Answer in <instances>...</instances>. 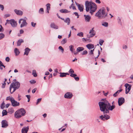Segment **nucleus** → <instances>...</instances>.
<instances>
[{
	"mask_svg": "<svg viewBox=\"0 0 133 133\" xmlns=\"http://www.w3.org/2000/svg\"><path fill=\"white\" fill-rule=\"evenodd\" d=\"M85 5L87 12H89L91 14H92L97 10V5L92 1H86Z\"/></svg>",
	"mask_w": 133,
	"mask_h": 133,
	"instance_id": "1",
	"label": "nucleus"
},
{
	"mask_svg": "<svg viewBox=\"0 0 133 133\" xmlns=\"http://www.w3.org/2000/svg\"><path fill=\"white\" fill-rule=\"evenodd\" d=\"M98 104L100 110L103 112L104 113H107L109 112L107 107L109 105V103L106 99L102 100L99 102Z\"/></svg>",
	"mask_w": 133,
	"mask_h": 133,
	"instance_id": "2",
	"label": "nucleus"
},
{
	"mask_svg": "<svg viewBox=\"0 0 133 133\" xmlns=\"http://www.w3.org/2000/svg\"><path fill=\"white\" fill-rule=\"evenodd\" d=\"M108 13L106 8L102 7L96 13L95 16L99 19H104L107 17Z\"/></svg>",
	"mask_w": 133,
	"mask_h": 133,
	"instance_id": "3",
	"label": "nucleus"
},
{
	"mask_svg": "<svg viewBox=\"0 0 133 133\" xmlns=\"http://www.w3.org/2000/svg\"><path fill=\"white\" fill-rule=\"evenodd\" d=\"M20 86V83L18 82L12 83L10 87V90L11 93H13L16 89H18Z\"/></svg>",
	"mask_w": 133,
	"mask_h": 133,
	"instance_id": "4",
	"label": "nucleus"
},
{
	"mask_svg": "<svg viewBox=\"0 0 133 133\" xmlns=\"http://www.w3.org/2000/svg\"><path fill=\"white\" fill-rule=\"evenodd\" d=\"M25 113V111L24 109L21 108L15 112L14 116L15 118H19L24 116Z\"/></svg>",
	"mask_w": 133,
	"mask_h": 133,
	"instance_id": "5",
	"label": "nucleus"
},
{
	"mask_svg": "<svg viewBox=\"0 0 133 133\" xmlns=\"http://www.w3.org/2000/svg\"><path fill=\"white\" fill-rule=\"evenodd\" d=\"M19 23L21 24L20 27L21 28L25 26L27 24V23L26 22L25 20L23 18L19 20Z\"/></svg>",
	"mask_w": 133,
	"mask_h": 133,
	"instance_id": "6",
	"label": "nucleus"
},
{
	"mask_svg": "<svg viewBox=\"0 0 133 133\" xmlns=\"http://www.w3.org/2000/svg\"><path fill=\"white\" fill-rule=\"evenodd\" d=\"M94 28H93L92 29L90 30L89 32V33L90 34V35H87V37L88 38H90L95 35L96 32L95 30H94Z\"/></svg>",
	"mask_w": 133,
	"mask_h": 133,
	"instance_id": "7",
	"label": "nucleus"
},
{
	"mask_svg": "<svg viewBox=\"0 0 133 133\" xmlns=\"http://www.w3.org/2000/svg\"><path fill=\"white\" fill-rule=\"evenodd\" d=\"M124 86L125 87V93L127 94L131 89V85L128 83H126Z\"/></svg>",
	"mask_w": 133,
	"mask_h": 133,
	"instance_id": "8",
	"label": "nucleus"
},
{
	"mask_svg": "<svg viewBox=\"0 0 133 133\" xmlns=\"http://www.w3.org/2000/svg\"><path fill=\"white\" fill-rule=\"evenodd\" d=\"M73 96V95L71 92H66L64 95V97L66 98H71Z\"/></svg>",
	"mask_w": 133,
	"mask_h": 133,
	"instance_id": "9",
	"label": "nucleus"
},
{
	"mask_svg": "<svg viewBox=\"0 0 133 133\" xmlns=\"http://www.w3.org/2000/svg\"><path fill=\"white\" fill-rule=\"evenodd\" d=\"M2 127V128H6L8 126V123L6 120H3L1 122Z\"/></svg>",
	"mask_w": 133,
	"mask_h": 133,
	"instance_id": "10",
	"label": "nucleus"
},
{
	"mask_svg": "<svg viewBox=\"0 0 133 133\" xmlns=\"http://www.w3.org/2000/svg\"><path fill=\"white\" fill-rule=\"evenodd\" d=\"M11 102L12 106L13 107H16L19 105V103L16 101L14 98Z\"/></svg>",
	"mask_w": 133,
	"mask_h": 133,
	"instance_id": "11",
	"label": "nucleus"
},
{
	"mask_svg": "<svg viewBox=\"0 0 133 133\" xmlns=\"http://www.w3.org/2000/svg\"><path fill=\"white\" fill-rule=\"evenodd\" d=\"M10 23L13 27H15L17 26V22L14 19H11L10 20Z\"/></svg>",
	"mask_w": 133,
	"mask_h": 133,
	"instance_id": "12",
	"label": "nucleus"
},
{
	"mask_svg": "<svg viewBox=\"0 0 133 133\" xmlns=\"http://www.w3.org/2000/svg\"><path fill=\"white\" fill-rule=\"evenodd\" d=\"M124 102L125 100L123 98L121 97L118 98V103L119 106L121 105Z\"/></svg>",
	"mask_w": 133,
	"mask_h": 133,
	"instance_id": "13",
	"label": "nucleus"
},
{
	"mask_svg": "<svg viewBox=\"0 0 133 133\" xmlns=\"http://www.w3.org/2000/svg\"><path fill=\"white\" fill-rule=\"evenodd\" d=\"M75 3L76 5L78 6V9L80 11H83V10L84 6L83 5L79 4L76 2H75Z\"/></svg>",
	"mask_w": 133,
	"mask_h": 133,
	"instance_id": "14",
	"label": "nucleus"
},
{
	"mask_svg": "<svg viewBox=\"0 0 133 133\" xmlns=\"http://www.w3.org/2000/svg\"><path fill=\"white\" fill-rule=\"evenodd\" d=\"M85 21L86 22H89L91 19V17L89 15H84Z\"/></svg>",
	"mask_w": 133,
	"mask_h": 133,
	"instance_id": "15",
	"label": "nucleus"
},
{
	"mask_svg": "<svg viewBox=\"0 0 133 133\" xmlns=\"http://www.w3.org/2000/svg\"><path fill=\"white\" fill-rule=\"evenodd\" d=\"M73 46L71 45L69 46L70 50L72 53H74L75 55L77 54V52H76L75 51V50L73 48Z\"/></svg>",
	"mask_w": 133,
	"mask_h": 133,
	"instance_id": "16",
	"label": "nucleus"
},
{
	"mask_svg": "<svg viewBox=\"0 0 133 133\" xmlns=\"http://www.w3.org/2000/svg\"><path fill=\"white\" fill-rule=\"evenodd\" d=\"M29 130V127H24L22 130V133H27Z\"/></svg>",
	"mask_w": 133,
	"mask_h": 133,
	"instance_id": "17",
	"label": "nucleus"
},
{
	"mask_svg": "<svg viewBox=\"0 0 133 133\" xmlns=\"http://www.w3.org/2000/svg\"><path fill=\"white\" fill-rule=\"evenodd\" d=\"M59 77H64L66 76V75H69V74L68 73L60 72Z\"/></svg>",
	"mask_w": 133,
	"mask_h": 133,
	"instance_id": "18",
	"label": "nucleus"
},
{
	"mask_svg": "<svg viewBox=\"0 0 133 133\" xmlns=\"http://www.w3.org/2000/svg\"><path fill=\"white\" fill-rule=\"evenodd\" d=\"M14 11L17 15H22L23 14V12L21 10H17V9H15Z\"/></svg>",
	"mask_w": 133,
	"mask_h": 133,
	"instance_id": "19",
	"label": "nucleus"
},
{
	"mask_svg": "<svg viewBox=\"0 0 133 133\" xmlns=\"http://www.w3.org/2000/svg\"><path fill=\"white\" fill-rule=\"evenodd\" d=\"M115 105L111 106L110 104L109 103V105L107 107V110L112 111L115 108Z\"/></svg>",
	"mask_w": 133,
	"mask_h": 133,
	"instance_id": "20",
	"label": "nucleus"
},
{
	"mask_svg": "<svg viewBox=\"0 0 133 133\" xmlns=\"http://www.w3.org/2000/svg\"><path fill=\"white\" fill-rule=\"evenodd\" d=\"M50 27L52 28L56 29H58V26L56 25L54 23H52L51 24Z\"/></svg>",
	"mask_w": 133,
	"mask_h": 133,
	"instance_id": "21",
	"label": "nucleus"
},
{
	"mask_svg": "<svg viewBox=\"0 0 133 133\" xmlns=\"http://www.w3.org/2000/svg\"><path fill=\"white\" fill-rule=\"evenodd\" d=\"M25 52L24 53V55H28L29 52L30 50V49L28 48H26L25 49Z\"/></svg>",
	"mask_w": 133,
	"mask_h": 133,
	"instance_id": "22",
	"label": "nucleus"
},
{
	"mask_svg": "<svg viewBox=\"0 0 133 133\" xmlns=\"http://www.w3.org/2000/svg\"><path fill=\"white\" fill-rule=\"evenodd\" d=\"M87 48L89 49H92L94 47V46L93 44H89L87 45H86Z\"/></svg>",
	"mask_w": 133,
	"mask_h": 133,
	"instance_id": "23",
	"label": "nucleus"
},
{
	"mask_svg": "<svg viewBox=\"0 0 133 133\" xmlns=\"http://www.w3.org/2000/svg\"><path fill=\"white\" fill-rule=\"evenodd\" d=\"M24 42V41L22 39H19L17 42V46H20L22 43Z\"/></svg>",
	"mask_w": 133,
	"mask_h": 133,
	"instance_id": "24",
	"label": "nucleus"
},
{
	"mask_svg": "<svg viewBox=\"0 0 133 133\" xmlns=\"http://www.w3.org/2000/svg\"><path fill=\"white\" fill-rule=\"evenodd\" d=\"M84 50V48L82 47H78L77 49V52H77V54H78V52L83 51Z\"/></svg>",
	"mask_w": 133,
	"mask_h": 133,
	"instance_id": "25",
	"label": "nucleus"
},
{
	"mask_svg": "<svg viewBox=\"0 0 133 133\" xmlns=\"http://www.w3.org/2000/svg\"><path fill=\"white\" fill-rule=\"evenodd\" d=\"M60 12L61 13H66L69 12L66 9H61L59 10Z\"/></svg>",
	"mask_w": 133,
	"mask_h": 133,
	"instance_id": "26",
	"label": "nucleus"
},
{
	"mask_svg": "<svg viewBox=\"0 0 133 133\" xmlns=\"http://www.w3.org/2000/svg\"><path fill=\"white\" fill-rule=\"evenodd\" d=\"M102 25L105 27L107 28L108 27V23L107 22H103L102 23Z\"/></svg>",
	"mask_w": 133,
	"mask_h": 133,
	"instance_id": "27",
	"label": "nucleus"
},
{
	"mask_svg": "<svg viewBox=\"0 0 133 133\" xmlns=\"http://www.w3.org/2000/svg\"><path fill=\"white\" fill-rule=\"evenodd\" d=\"M70 19L69 18H66L64 20V22L66 23H67V25H69L70 23Z\"/></svg>",
	"mask_w": 133,
	"mask_h": 133,
	"instance_id": "28",
	"label": "nucleus"
},
{
	"mask_svg": "<svg viewBox=\"0 0 133 133\" xmlns=\"http://www.w3.org/2000/svg\"><path fill=\"white\" fill-rule=\"evenodd\" d=\"M14 51L16 55H18L20 53L19 50L16 48H15Z\"/></svg>",
	"mask_w": 133,
	"mask_h": 133,
	"instance_id": "29",
	"label": "nucleus"
},
{
	"mask_svg": "<svg viewBox=\"0 0 133 133\" xmlns=\"http://www.w3.org/2000/svg\"><path fill=\"white\" fill-rule=\"evenodd\" d=\"M82 39L83 41L87 42L88 43H90L91 42V40L89 39L83 38Z\"/></svg>",
	"mask_w": 133,
	"mask_h": 133,
	"instance_id": "30",
	"label": "nucleus"
},
{
	"mask_svg": "<svg viewBox=\"0 0 133 133\" xmlns=\"http://www.w3.org/2000/svg\"><path fill=\"white\" fill-rule=\"evenodd\" d=\"M7 112L6 110H4L2 112V116L7 115Z\"/></svg>",
	"mask_w": 133,
	"mask_h": 133,
	"instance_id": "31",
	"label": "nucleus"
},
{
	"mask_svg": "<svg viewBox=\"0 0 133 133\" xmlns=\"http://www.w3.org/2000/svg\"><path fill=\"white\" fill-rule=\"evenodd\" d=\"M44 9L42 8H40L38 11L39 13L41 14H43L44 13Z\"/></svg>",
	"mask_w": 133,
	"mask_h": 133,
	"instance_id": "32",
	"label": "nucleus"
},
{
	"mask_svg": "<svg viewBox=\"0 0 133 133\" xmlns=\"http://www.w3.org/2000/svg\"><path fill=\"white\" fill-rule=\"evenodd\" d=\"M14 112V109L12 108H9L8 110V112H10V114H12Z\"/></svg>",
	"mask_w": 133,
	"mask_h": 133,
	"instance_id": "33",
	"label": "nucleus"
},
{
	"mask_svg": "<svg viewBox=\"0 0 133 133\" xmlns=\"http://www.w3.org/2000/svg\"><path fill=\"white\" fill-rule=\"evenodd\" d=\"M14 98L12 97H10V96L8 97H6V100H9L11 102L12 101Z\"/></svg>",
	"mask_w": 133,
	"mask_h": 133,
	"instance_id": "34",
	"label": "nucleus"
},
{
	"mask_svg": "<svg viewBox=\"0 0 133 133\" xmlns=\"http://www.w3.org/2000/svg\"><path fill=\"white\" fill-rule=\"evenodd\" d=\"M58 49L59 50L61 51L62 53H63L64 49L62 46H59L58 47Z\"/></svg>",
	"mask_w": 133,
	"mask_h": 133,
	"instance_id": "35",
	"label": "nucleus"
},
{
	"mask_svg": "<svg viewBox=\"0 0 133 133\" xmlns=\"http://www.w3.org/2000/svg\"><path fill=\"white\" fill-rule=\"evenodd\" d=\"M66 42V38H64L61 41V43L62 44H65Z\"/></svg>",
	"mask_w": 133,
	"mask_h": 133,
	"instance_id": "36",
	"label": "nucleus"
},
{
	"mask_svg": "<svg viewBox=\"0 0 133 133\" xmlns=\"http://www.w3.org/2000/svg\"><path fill=\"white\" fill-rule=\"evenodd\" d=\"M32 74L34 77H36L37 76V75L36 73V71L35 70H33Z\"/></svg>",
	"mask_w": 133,
	"mask_h": 133,
	"instance_id": "37",
	"label": "nucleus"
},
{
	"mask_svg": "<svg viewBox=\"0 0 133 133\" xmlns=\"http://www.w3.org/2000/svg\"><path fill=\"white\" fill-rule=\"evenodd\" d=\"M50 5L49 3H48L46 5V10H50Z\"/></svg>",
	"mask_w": 133,
	"mask_h": 133,
	"instance_id": "38",
	"label": "nucleus"
},
{
	"mask_svg": "<svg viewBox=\"0 0 133 133\" xmlns=\"http://www.w3.org/2000/svg\"><path fill=\"white\" fill-rule=\"evenodd\" d=\"M69 8L70 9H71V8H72L73 9V10H76V8L74 6V5L72 3L71 6H70L69 7Z\"/></svg>",
	"mask_w": 133,
	"mask_h": 133,
	"instance_id": "39",
	"label": "nucleus"
},
{
	"mask_svg": "<svg viewBox=\"0 0 133 133\" xmlns=\"http://www.w3.org/2000/svg\"><path fill=\"white\" fill-rule=\"evenodd\" d=\"M5 35L3 33H0V40L4 38Z\"/></svg>",
	"mask_w": 133,
	"mask_h": 133,
	"instance_id": "40",
	"label": "nucleus"
},
{
	"mask_svg": "<svg viewBox=\"0 0 133 133\" xmlns=\"http://www.w3.org/2000/svg\"><path fill=\"white\" fill-rule=\"evenodd\" d=\"M104 42V41L102 39H100L99 41V44L100 45H102Z\"/></svg>",
	"mask_w": 133,
	"mask_h": 133,
	"instance_id": "41",
	"label": "nucleus"
},
{
	"mask_svg": "<svg viewBox=\"0 0 133 133\" xmlns=\"http://www.w3.org/2000/svg\"><path fill=\"white\" fill-rule=\"evenodd\" d=\"M77 35L80 37H82L83 36V32H80L77 34Z\"/></svg>",
	"mask_w": 133,
	"mask_h": 133,
	"instance_id": "42",
	"label": "nucleus"
},
{
	"mask_svg": "<svg viewBox=\"0 0 133 133\" xmlns=\"http://www.w3.org/2000/svg\"><path fill=\"white\" fill-rule=\"evenodd\" d=\"M104 117L105 120V119L107 120L110 118V116H109L107 115H104Z\"/></svg>",
	"mask_w": 133,
	"mask_h": 133,
	"instance_id": "43",
	"label": "nucleus"
},
{
	"mask_svg": "<svg viewBox=\"0 0 133 133\" xmlns=\"http://www.w3.org/2000/svg\"><path fill=\"white\" fill-rule=\"evenodd\" d=\"M5 105V103L4 102H3L2 104H1V108L2 109H3L4 108V105Z\"/></svg>",
	"mask_w": 133,
	"mask_h": 133,
	"instance_id": "44",
	"label": "nucleus"
},
{
	"mask_svg": "<svg viewBox=\"0 0 133 133\" xmlns=\"http://www.w3.org/2000/svg\"><path fill=\"white\" fill-rule=\"evenodd\" d=\"M69 72L71 74L74 72V71L72 69H70L69 71Z\"/></svg>",
	"mask_w": 133,
	"mask_h": 133,
	"instance_id": "45",
	"label": "nucleus"
},
{
	"mask_svg": "<svg viewBox=\"0 0 133 133\" xmlns=\"http://www.w3.org/2000/svg\"><path fill=\"white\" fill-rule=\"evenodd\" d=\"M88 52L87 50H85L84 51H83L81 53L82 55H86L87 54Z\"/></svg>",
	"mask_w": 133,
	"mask_h": 133,
	"instance_id": "46",
	"label": "nucleus"
},
{
	"mask_svg": "<svg viewBox=\"0 0 133 133\" xmlns=\"http://www.w3.org/2000/svg\"><path fill=\"white\" fill-rule=\"evenodd\" d=\"M30 82L31 84H33L35 83L36 82L34 80H31L30 81Z\"/></svg>",
	"mask_w": 133,
	"mask_h": 133,
	"instance_id": "47",
	"label": "nucleus"
},
{
	"mask_svg": "<svg viewBox=\"0 0 133 133\" xmlns=\"http://www.w3.org/2000/svg\"><path fill=\"white\" fill-rule=\"evenodd\" d=\"M2 88H5V86L6 84V83L5 82H4L3 83H2Z\"/></svg>",
	"mask_w": 133,
	"mask_h": 133,
	"instance_id": "48",
	"label": "nucleus"
},
{
	"mask_svg": "<svg viewBox=\"0 0 133 133\" xmlns=\"http://www.w3.org/2000/svg\"><path fill=\"white\" fill-rule=\"evenodd\" d=\"M122 48L123 49L126 50L128 48V47L127 45H124L122 46Z\"/></svg>",
	"mask_w": 133,
	"mask_h": 133,
	"instance_id": "49",
	"label": "nucleus"
},
{
	"mask_svg": "<svg viewBox=\"0 0 133 133\" xmlns=\"http://www.w3.org/2000/svg\"><path fill=\"white\" fill-rule=\"evenodd\" d=\"M118 94V91H117L114 94H113V96H114V97H115Z\"/></svg>",
	"mask_w": 133,
	"mask_h": 133,
	"instance_id": "50",
	"label": "nucleus"
},
{
	"mask_svg": "<svg viewBox=\"0 0 133 133\" xmlns=\"http://www.w3.org/2000/svg\"><path fill=\"white\" fill-rule=\"evenodd\" d=\"M117 20L118 21V22L121 25L122 23L121 21V18L119 17H118L117 18Z\"/></svg>",
	"mask_w": 133,
	"mask_h": 133,
	"instance_id": "51",
	"label": "nucleus"
},
{
	"mask_svg": "<svg viewBox=\"0 0 133 133\" xmlns=\"http://www.w3.org/2000/svg\"><path fill=\"white\" fill-rule=\"evenodd\" d=\"M102 120H104L105 119L104 117V115L103 116V115H101L99 117Z\"/></svg>",
	"mask_w": 133,
	"mask_h": 133,
	"instance_id": "52",
	"label": "nucleus"
},
{
	"mask_svg": "<svg viewBox=\"0 0 133 133\" xmlns=\"http://www.w3.org/2000/svg\"><path fill=\"white\" fill-rule=\"evenodd\" d=\"M41 98H40L38 99L37 101L36 104H37L39 102H40L41 101Z\"/></svg>",
	"mask_w": 133,
	"mask_h": 133,
	"instance_id": "53",
	"label": "nucleus"
},
{
	"mask_svg": "<svg viewBox=\"0 0 133 133\" xmlns=\"http://www.w3.org/2000/svg\"><path fill=\"white\" fill-rule=\"evenodd\" d=\"M70 76L74 78L77 76V75L76 74H72L70 75Z\"/></svg>",
	"mask_w": 133,
	"mask_h": 133,
	"instance_id": "54",
	"label": "nucleus"
},
{
	"mask_svg": "<svg viewBox=\"0 0 133 133\" xmlns=\"http://www.w3.org/2000/svg\"><path fill=\"white\" fill-rule=\"evenodd\" d=\"M36 25V23H35L33 22H31V25L34 27Z\"/></svg>",
	"mask_w": 133,
	"mask_h": 133,
	"instance_id": "55",
	"label": "nucleus"
},
{
	"mask_svg": "<svg viewBox=\"0 0 133 133\" xmlns=\"http://www.w3.org/2000/svg\"><path fill=\"white\" fill-rule=\"evenodd\" d=\"M73 14L75 15L76 16H77V18H79V15L78 14V13L77 12H75L73 13Z\"/></svg>",
	"mask_w": 133,
	"mask_h": 133,
	"instance_id": "56",
	"label": "nucleus"
},
{
	"mask_svg": "<svg viewBox=\"0 0 133 133\" xmlns=\"http://www.w3.org/2000/svg\"><path fill=\"white\" fill-rule=\"evenodd\" d=\"M0 8L2 10H3L4 9V6L3 5H1V4L0 5Z\"/></svg>",
	"mask_w": 133,
	"mask_h": 133,
	"instance_id": "57",
	"label": "nucleus"
},
{
	"mask_svg": "<svg viewBox=\"0 0 133 133\" xmlns=\"http://www.w3.org/2000/svg\"><path fill=\"white\" fill-rule=\"evenodd\" d=\"M95 2L99 4H100L101 3V2L99 0H96Z\"/></svg>",
	"mask_w": 133,
	"mask_h": 133,
	"instance_id": "58",
	"label": "nucleus"
},
{
	"mask_svg": "<svg viewBox=\"0 0 133 133\" xmlns=\"http://www.w3.org/2000/svg\"><path fill=\"white\" fill-rule=\"evenodd\" d=\"M94 50V49L93 50H91L90 51V54L92 55L93 54V51Z\"/></svg>",
	"mask_w": 133,
	"mask_h": 133,
	"instance_id": "59",
	"label": "nucleus"
},
{
	"mask_svg": "<svg viewBox=\"0 0 133 133\" xmlns=\"http://www.w3.org/2000/svg\"><path fill=\"white\" fill-rule=\"evenodd\" d=\"M2 66L3 67H4V68H5V66L2 63V62L0 61V67Z\"/></svg>",
	"mask_w": 133,
	"mask_h": 133,
	"instance_id": "60",
	"label": "nucleus"
},
{
	"mask_svg": "<svg viewBox=\"0 0 133 133\" xmlns=\"http://www.w3.org/2000/svg\"><path fill=\"white\" fill-rule=\"evenodd\" d=\"M75 79L76 81H78L79 80V78L78 77H75L74 78Z\"/></svg>",
	"mask_w": 133,
	"mask_h": 133,
	"instance_id": "61",
	"label": "nucleus"
},
{
	"mask_svg": "<svg viewBox=\"0 0 133 133\" xmlns=\"http://www.w3.org/2000/svg\"><path fill=\"white\" fill-rule=\"evenodd\" d=\"M36 89L35 88L33 89L32 91V92L33 93H34L36 91Z\"/></svg>",
	"mask_w": 133,
	"mask_h": 133,
	"instance_id": "62",
	"label": "nucleus"
},
{
	"mask_svg": "<svg viewBox=\"0 0 133 133\" xmlns=\"http://www.w3.org/2000/svg\"><path fill=\"white\" fill-rule=\"evenodd\" d=\"M24 32V31L23 30H21L20 31V34H23Z\"/></svg>",
	"mask_w": 133,
	"mask_h": 133,
	"instance_id": "63",
	"label": "nucleus"
},
{
	"mask_svg": "<svg viewBox=\"0 0 133 133\" xmlns=\"http://www.w3.org/2000/svg\"><path fill=\"white\" fill-rule=\"evenodd\" d=\"M26 97L27 98H28V99H30V95H26Z\"/></svg>",
	"mask_w": 133,
	"mask_h": 133,
	"instance_id": "64",
	"label": "nucleus"
}]
</instances>
